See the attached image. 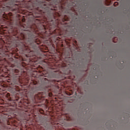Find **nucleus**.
<instances>
[{
	"label": "nucleus",
	"mask_w": 130,
	"mask_h": 130,
	"mask_svg": "<svg viewBox=\"0 0 130 130\" xmlns=\"http://www.w3.org/2000/svg\"><path fill=\"white\" fill-rule=\"evenodd\" d=\"M38 36V34L35 32H28V41H34L35 44H38L37 43V37Z\"/></svg>",
	"instance_id": "obj_1"
},
{
	"label": "nucleus",
	"mask_w": 130,
	"mask_h": 130,
	"mask_svg": "<svg viewBox=\"0 0 130 130\" xmlns=\"http://www.w3.org/2000/svg\"><path fill=\"white\" fill-rule=\"evenodd\" d=\"M38 91V89L36 87H33L31 88V89L29 90V93H31V95L32 96L34 94H35V93H37Z\"/></svg>",
	"instance_id": "obj_2"
},
{
	"label": "nucleus",
	"mask_w": 130,
	"mask_h": 130,
	"mask_svg": "<svg viewBox=\"0 0 130 130\" xmlns=\"http://www.w3.org/2000/svg\"><path fill=\"white\" fill-rule=\"evenodd\" d=\"M13 71L14 72V73H16V74H18L19 72H20L18 69H15L14 70H13Z\"/></svg>",
	"instance_id": "obj_3"
},
{
	"label": "nucleus",
	"mask_w": 130,
	"mask_h": 130,
	"mask_svg": "<svg viewBox=\"0 0 130 130\" xmlns=\"http://www.w3.org/2000/svg\"><path fill=\"white\" fill-rule=\"evenodd\" d=\"M26 37L25 36V35L23 36V38H25Z\"/></svg>",
	"instance_id": "obj_4"
},
{
	"label": "nucleus",
	"mask_w": 130,
	"mask_h": 130,
	"mask_svg": "<svg viewBox=\"0 0 130 130\" xmlns=\"http://www.w3.org/2000/svg\"><path fill=\"white\" fill-rule=\"evenodd\" d=\"M34 85H36V83H34Z\"/></svg>",
	"instance_id": "obj_5"
}]
</instances>
